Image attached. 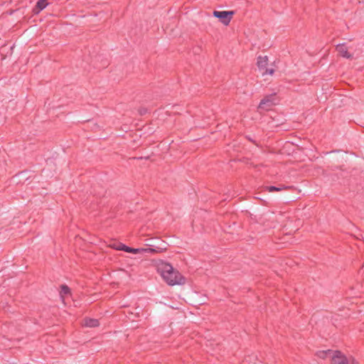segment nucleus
I'll return each mask as SVG.
<instances>
[{"label": "nucleus", "mask_w": 364, "mask_h": 364, "mask_svg": "<svg viewBox=\"0 0 364 364\" xmlns=\"http://www.w3.org/2000/svg\"><path fill=\"white\" fill-rule=\"evenodd\" d=\"M157 272L164 282L170 286L182 285L186 283L185 277L169 263L161 262L158 264Z\"/></svg>", "instance_id": "obj_1"}, {"label": "nucleus", "mask_w": 364, "mask_h": 364, "mask_svg": "<svg viewBox=\"0 0 364 364\" xmlns=\"http://www.w3.org/2000/svg\"><path fill=\"white\" fill-rule=\"evenodd\" d=\"M331 364H357L354 359L347 358L341 351L336 350L332 356Z\"/></svg>", "instance_id": "obj_2"}, {"label": "nucleus", "mask_w": 364, "mask_h": 364, "mask_svg": "<svg viewBox=\"0 0 364 364\" xmlns=\"http://www.w3.org/2000/svg\"><path fill=\"white\" fill-rule=\"evenodd\" d=\"M235 12L233 11H214L213 16L220 20L225 26L229 25Z\"/></svg>", "instance_id": "obj_3"}, {"label": "nucleus", "mask_w": 364, "mask_h": 364, "mask_svg": "<svg viewBox=\"0 0 364 364\" xmlns=\"http://www.w3.org/2000/svg\"><path fill=\"white\" fill-rule=\"evenodd\" d=\"M275 95H269L262 99L258 106V109L268 110L275 104Z\"/></svg>", "instance_id": "obj_4"}, {"label": "nucleus", "mask_w": 364, "mask_h": 364, "mask_svg": "<svg viewBox=\"0 0 364 364\" xmlns=\"http://www.w3.org/2000/svg\"><path fill=\"white\" fill-rule=\"evenodd\" d=\"M159 252V250L154 249V248H132L128 247V248L126 249V252H130L133 254H139V253H146V252Z\"/></svg>", "instance_id": "obj_5"}, {"label": "nucleus", "mask_w": 364, "mask_h": 364, "mask_svg": "<svg viewBox=\"0 0 364 364\" xmlns=\"http://www.w3.org/2000/svg\"><path fill=\"white\" fill-rule=\"evenodd\" d=\"M336 49L342 57L347 59L352 58V55L348 52V48L344 43L337 45Z\"/></svg>", "instance_id": "obj_6"}, {"label": "nucleus", "mask_w": 364, "mask_h": 364, "mask_svg": "<svg viewBox=\"0 0 364 364\" xmlns=\"http://www.w3.org/2000/svg\"><path fill=\"white\" fill-rule=\"evenodd\" d=\"M48 5V0H38L36 6L33 9V12L37 14L43 10Z\"/></svg>", "instance_id": "obj_7"}, {"label": "nucleus", "mask_w": 364, "mask_h": 364, "mask_svg": "<svg viewBox=\"0 0 364 364\" xmlns=\"http://www.w3.org/2000/svg\"><path fill=\"white\" fill-rule=\"evenodd\" d=\"M268 64L267 56H259L257 58V66L260 70H264Z\"/></svg>", "instance_id": "obj_8"}, {"label": "nucleus", "mask_w": 364, "mask_h": 364, "mask_svg": "<svg viewBox=\"0 0 364 364\" xmlns=\"http://www.w3.org/2000/svg\"><path fill=\"white\" fill-rule=\"evenodd\" d=\"M99 321L95 318H87L84 319L83 325L86 327H96L99 326Z\"/></svg>", "instance_id": "obj_9"}, {"label": "nucleus", "mask_w": 364, "mask_h": 364, "mask_svg": "<svg viewBox=\"0 0 364 364\" xmlns=\"http://www.w3.org/2000/svg\"><path fill=\"white\" fill-rule=\"evenodd\" d=\"M70 295V289L67 285H61L60 296L63 301H64L66 296Z\"/></svg>", "instance_id": "obj_10"}, {"label": "nucleus", "mask_w": 364, "mask_h": 364, "mask_svg": "<svg viewBox=\"0 0 364 364\" xmlns=\"http://www.w3.org/2000/svg\"><path fill=\"white\" fill-rule=\"evenodd\" d=\"M335 351H332L331 350H320V351H318L316 353V355L321 358V359H325L328 356H333V353Z\"/></svg>", "instance_id": "obj_11"}, {"label": "nucleus", "mask_w": 364, "mask_h": 364, "mask_svg": "<svg viewBox=\"0 0 364 364\" xmlns=\"http://www.w3.org/2000/svg\"><path fill=\"white\" fill-rule=\"evenodd\" d=\"M265 188L269 192H273V191H282V190H284V189H287V187L284 186H280V187L270 186H267Z\"/></svg>", "instance_id": "obj_12"}, {"label": "nucleus", "mask_w": 364, "mask_h": 364, "mask_svg": "<svg viewBox=\"0 0 364 364\" xmlns=\"http://www.w3.org/2000/svg\"><path fill=\"white\" fill-rule=\"evenodd\" d=\"M274 72V69H272V68L269 69V68H265V69L263 70L262 75H267V74L273 75Z\"/></svg>", "instance_id": "obj_13"}, {"label": "nucleus", "mask_w": 364, "mask_h": 364, "mask_svg": "<svg viewBox=\"0 0 364 364\" xmlns=\"http://www.w3.org/2000/svg\"><path fill=\"white\" fill-rule=\"evenodd\" d=\"M128 248V246L124 245V244H119L118 246L115 247L116 250H122L126 252V249Z\"/></svg>", "instance_id": "obj_14"}]
</instances>
